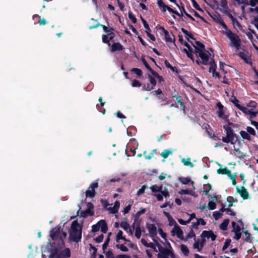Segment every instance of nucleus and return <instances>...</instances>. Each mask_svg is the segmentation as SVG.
<instances>
[{"label": "nucleus", "instance_id": "obj_37", "mask_svg": "<svg viewBox=\"0 0 258 258\" xmlns=\"http://www.w3.org/2000/svg\"><path fill=\"white\" fill-rule=\"evenodd\" d=\"M119 207V203L118 201H116L114 203V207L111 209V213L115 214L118 212V210Z\"/></svg>", "mask_w": 258, "mask_h": 258}, {"label": "nucleus", "instance_id": "obj_43", "mask_svg": "<svg viewBox=\"0 0 258 258\" xmlns=\"http://www.w3.org/2000/svg\"><path fill=\"white\" fill-rule=\"evenodd\" d=\"M115 247L117 249H119L121 251L123 252H127L128 251V248L123 244H116Z\"/></svg>", "mask_w": 258, "mask_h": 258}, {"label": "nucleus", "instance_id": "obj_22", "mask_svg": "<svg viewBox=\"0 0 258 258\" xmlns=\"http://www.w3.org/2000/svg\"><path fill=\"white\" fill-rule=\"evenodd\" d=\"M94 214V212L92 210H90L89 209H86L85 211H82L80 213L81 217L83 218H86L89 216H93Z\"/></svg>", "mask_w": 258, "mask_h": 258}, {"label": "nucleus", "instance_id": "obj_6", "mask_svg": "<svg viewBox=\"0 0 258 258\" xmlns=\"http://www.w3.org/2000/svg\"><path fill=\"white\" fill-rule=\"evenodd\" d=\"M98 187V182L97 181L93 182L89 186L88 189L85 192L86 197L92 198L96 195L95 189Z\"/></svg>", "mask_w": 258, "mask_h": 258}, {"label": "nucleus", "instance_id": "obj_57", "mask_svg": "<svg viewBox=\"0 0 258 258\" xmlns=\"http://www.w3.org/2000/svg\"><path fill=\"white\" fill-rule=\"evenodd\" d=\"M141 85L142 84L140 81L136 79L134 80L132 83V86L133 87H140Z\"/></svg>", "mask_w": 258, "mask_h": 258}, {"label": "nucleus", "instance_id": "obj_25", "mask_svg": "<svg viewBox=\"0 0 258 258\" xmlns=\"http://www.w3.org/2000/svg\"><path fill=\"white\" fill-rule=\"evenodd\" d=\"M242 232L244 234L245 236L244 241L246 242L251 243L253 239V237L251 236L250 234L248 232V231L243 230Z\"/></svg>", "mask_w": 258, "mask_h": 258}, {"label": "nucleus", "instance_id": "obj_38", "mask_svg": "<svg viewBox=\"0 0 258 258\" xmlns=\"http://www.w3.org/2000/svg\"><path fill=\"white\" fill-rule=\"evenodd\" d=\"M182 162L184 164V165L189 166L190 167H193L194 166L193 163L190 162V159L189 158H187L186 159L183 158L182 159Z\"/></svg>", "mask_w": 258, "mask_h": 258}, {"label": "nucleus", "instance_id": "obj_53", "mask_svg": "<svg viewBox=\"0 0 258 258\" xmlns=\"http://www.w3.org/2000/svg\"><path fill=\"white\" fill-rule=\"evenodd\" d=\"M157 149H154L151 152L147 155V156H146V159L147 160H150L152 157H153L156 154H157Z\"/></svg>", "mask_w": 258, "mask_h": 258}, {"label": "nucleus", "instance_id": "obj_47", "mask_svg": "<svg viewBox=\"0 0 258 258\" xmlns=\"http://www.w3.org/2000/svg\"><path fill=\"white\" fill-rule=\"evenodd\" d=\"M100 26L103 28L104 31L108 33H110L112 31H113L114 29L112 27H107L106 26L101 24Z\"/></svg>", "mask_w": 258, "mask_h": 258}, {"label": "nucleus", "instance_id": "obj_21", "mask_svg": "<svg viewBox=\"0 0 258 258\" xmlns=\"http://www.w3.org/2000/svg\"><path fill=\"white\" fill-rule=\"evenodd\" d=\"M196 234L194 232L193 229H192V228H190L189 232L187 234V235L185 237L183 236V239H182V240L186 241L188 240V239L191 238H194V239L196 238Z\"/></svg>", "mask_w": 258, "mask_h": 258}, {"label": "nucleus", "instance_id": "obj_12", "mask_svg": "<svg viewBox=\"0 0 258 258\" xmlns=\"http://www.w3.org/2000/svg\"><path fill=\"white\" fill-rule=\"evenodd\" d=\"M60 234V229L59 227H55L50 231V236L53 240L59 239Z\"/></svg>", "mask_w": 258, "mask_h": 258}, {"label": "nucleus", "instance_id": "obj_29", "mask_svg": "<svg viewBox=\"0 0 258 258\" xmlns=\"http://www.w3.org/2000/svg\"><path fill=\"white\" fill-rule=\"evenodd\" d=\"M172 98H176V101L179 104L180 107L182 108L183 110H185V105L184 103L181 100L180 96L178 95H175L172 96Z\"/></svg>", "mask_w": 258, "mask_h": 258}, {"label": "nucleus", "instance_id": "obj_23", "mask_svg": "<svg viewBox=\"0 0 258 258\" xmlns=\"http://www.w3.org/2000/svg\"><path fill=\"white\" fill-rule=\"evenodd\" d=\"M208 64L210 66L209 70V72L212 73L216 71L217 64L216 63V62L214 59L212 58L211 60L208 62Z\"/></svg>", "mask_w": 258, "mask_h": 258}, {"label": "nucleus", "instance_id": "obj_4", "mask_svg": "<svg viewBox=\"0 0 258 258\" xmlns=\"http://www.w3.org/2000/svg\"><path fill=\"white\" fill-rule=\"evenodd\" d=\"M71 251L69 248H65L59 253L58 252L56 248L51 250L50 258H69L71 256Z\"/></svg>", "mask_w": 258, "mask_h": 258}, {"label": "nucleus", "instance_id": "obj_16", "mask_svg": "<svg viewBox=\"0 0 258 258\" xmlns=\"http://www.w3.org/2000/svg\"><path fill=\"white\" fill-rule=\"evenodd\" d=\"M195 43L196 44V46H195L193 43L191 44L195 47L196 53H198L205 51V46L204 44H203L199 41H196Z\"/></svg>", "mask_w": 258, "mask_h": 258}, {"label": "nucleus", "instance_id": "obj_45", "mask_svg": "<svg viewBox=\"0 0 258 258\" xmlns=\"http://www.w3.org/2000/svg\"><path fill=\"white\" fill-rule=\"evenodd\" d=\"M246 131L249 135H251L253 136H256V132H255V130L252 127L247 126Z\"/></svg>", "mask_w": 258, "mask_h": 258}, {"label": "nucleus", "instance_id": "obj_46", "mask_svg": "<svg viewBox=\"0 0 258 258\" xmlns=\"http://www.w3.org/2000/svg\"><path fill=\"white\" fill-rule=\"evenodd\" d=\"M34 16L39 19L38 23L40 25H44L46 24V21L44 18H41V17L38 15H35Z\"/></svg>", "mask_w": 258, "mask_h": 258}, {"label": "nucleus", "instance_id": "obj_48", "mask_svg": "<svg viewBox=\"0 0 258 258\" xmlns=\"http://www.w3.org/2000/svg\"><path fill=\"white\" fill-rule=\"evenodd\" d=\"M141 19L142 20L143 26L144 28L146 29V31H151L147 21L142 17V16H141Z\"/></svg>", "mask_w": 258, "mask_h": 258}, {"label": "nucleus", "instance_id": "obj_49", "mask_svg": "<svg viewBox=\"0 0 258 258\" xmlns=\"http://www.w3.org/2000/svg\"><path fill=\"white\" fill-rule=\"evenodd\" d=\"M145 212H146L145 209H142L141 210L138 211L135 216V221H137V219H138L139 218L141 215L144 214Z\"/></svg>", "mask_w": 258, "mask_h": 258}, {"label": "nucleus", "instance_id": "obj_13", "mask_svg": "<svg viewBox=\"0 0 258 258\" xmlns=\"http://www.w3.org/2000/svg\"><path fill=\"white\" fill-rule=\"evenodd\" d=\"M236 191L240 194V196L243 198V200H247L249 198L248 192L247 189L243 186L241 187V189L237 186Z\"/></svg>", "mask_w": 258, "mask_h": 258}, {"label": "nucleus", "instance_id": "obj_36", "mask_svg": "<svg viewBox=\"0 0 258 258\" xmlns=\"http://www.w3.org/2000/svg\"><path fill=\"white\" fill-rule=\"evenodd\" d=\"M239 3L244 4L247 6L250 5L251 7H254L256 4L258 3V0H250L249 2H239Z\"/></svg>", "mask_w": 258, "mask_h": 258}, {"label": "nucleus", "instance_id": "obj_3", "mask_svg": "<svg viewBox=\"0 0 258 258\" xmlns=\"http://www.w3.org/2000/svg\"><path fill=\"white\" fill-rule=\"evenodd\" d=\"M225 35L231 40V43L229 45L234 46L236 49L239 50L240 48V39L238 36L229 29L225 32Z\"/></svg>", "mask_w": 258, "mask_h": 258}, {"label": "nucleus", "instance_id": "obj_19", "mask_svg": "<svg viewBox=\"0 0 258 258\" xmlns=\"http://www.w3.org/2000/svg\"><path fill=\"white\" fill-rule=\"evenodd\" d=\"M110 49L111 52L121 51L123 49V46L119 42L114 43L111 46Z\"/></svg>", "mask_w": 258, "mask_h": 258}, {"label": "nucleus", "instance_id": "obj_51", "mask_svg": "<svg viewBox=\"0 0 258 258\" xmlns=\"http://www.w3.org/2000/svg\"><path fill=\"white\" fill-rule=\"evenodd\" d=\"M121 228H122L125 231H128V229H129L130 225L126 221H122L120 223V224Z\"/></svg>", "mask_w": 258, "mask_h": 258}, {"label": "nucleus", "instance_id": "obj_20", "mask_svg": "<svg viewBox=\"0 0 258 258\" xmlns=\"http://www.w3.org/2000/svg\"><path fill=\"white\" fill-rule=\"evenodd\" d=\"M160 29L162 30V32L164 34L165 36V40L167 42H171L172 38L169 34L168 31L166 30L163 27L161 26L160 27Z\"/></svg>", "mask_w": 258, "mask_h": 258}, {"label": "nucleus", "instance_id": "obj_54", "mask_svg": "<svg viewBox=\"0 0 258 258\" xmlns=\"http://www.w3.org/2000/svg\"><path fill=\"white\" fill-rule=\"evenodd\" d=\"M192 6L194 8H195L196 10L203 12V10L201 9V8L200 7L199 4L197 3V2L195 0H191Z\"/></svg>", "mask_w": 258, "mask_h": 258}, {"label": "nucleus", "instance_id": "obj_27", "mask_svg": "<svg viewBox=\"0 0 258 258\" xmlns=\"http://www.w3.org/2000/svg\"><path fill=\"white\" fill-rule=\"evenodd\" d=\"M229 223V220L228 219H225L224 221L220 224L219 228L221 230L223 231L226 230L227 226Z\"/></svg>", "mask_w": 258, "mask_h": 258}, {"label": "nucleus", "instance_id": "obj_18", "mask_svg": "<svg viewBox=\"0 0 258 258\" xmlns=\"http://www.w3.org/2000/svg\"><path fill=\"white\" fill-rule=\"evenodd\" d=\"M98 225H99V229L103 233H106L108 230V226L106 221L104 220H101L98 222Z\"/></svg>", "mask_w": 258, "mask_h": 258}, {"label": "nucleus", "instance_id": "obj_52", "mask_svg": "<svg viewBox=\"0 0 258 258\" xmlns=\"http://www.w3.org/2000/svg\"><path fill=\"white\" fill-rule=\"evenodd\" d=\"M160 192L163 196V197H164L165 198H168L170 196L169 192L166 187H164V189H162Z\"/></svg>", "mask_w": 258, "mask_h": 258}, {"label": "nucleus", "instance_id": "obj_62", "mask_svg": "<svg viewBox=\"0 0 258 258\" xmlns=\"http://www.w3.org/2000/svg\"><path fill=\"white\" fill-rule=\"evenodd\" d=\"M209 209L211 210H213L216 209V203L212 201H210L208 204Z\"/></svg>", "mask_w": 258, "mask_h": 258}, {"label": "nucleus", "instance_id": "obj_60", "mask_svg": "<svg viewBox=\"0 0 258 258\" xmlns=\"http://www.w3.org/2000/svg\"><path fill=\"white\" fill-rule=\"evenodd\" d=\"M141 228L138 227H136V231H135V236L138 238L139 239L141 237Z\"/></svg>", "mask_w": 258, "mask_h": 258}, {"label": "nucleus", "instance_id": "obj_15", "mask_svg": "<svg viewBox=\"0 0 258 258\" xmlns=\"http://www.w3.org/2000/svg\"><path fill=\"white\" fill-rule=\"evenodd\" d=\"M194 243L192 245V248L196 249L198 251L200 252L203 249L204 245L203 244H202V242L200 241V238H197L196 237L194 239Z\"/></svg>", "mask_w": 258, "mask_h": 258}, {"label": "nucleus", "instance_id": "obj_50", "mask_svg": "<svg viewBox=\"0 0 258 258\" xmlns=\"http://www.w3.org/2000/svg\"><path fill=\"white\" fill-rule=\"evenodd\" d=\"M213 216L216 220H217L223 216V213L221 212L220 210L219 211H215L213 212Z\"/></svg>", "mask_w": 258, "mask_h": 258}, {"label": "nucleus", "instance_id": "obj_1", "mask_svg": "<svg viewBox=\"0 0 258 258\" xmlns=\"http://www.w3.org/2000/svg\"><path fill=\"white\" fill-rule=\"evenodd\" d=\"M223 128L225 130L226 136L222 138L221 140L222 142L227 144L230 143L231 145H234L238 141V136L234 132L233 129L229 126L224 125ZM212 138L215 141L221 140L215 134H212Z\"/></svg>", "mask_w": 258, "mask_h": 258}, {"label": "nucleus", "instance_id": "obj_59", "mask_svg": "<svg viewBox=\"0 0 258 258\" xmlns=\"http://www.w3.org/2000/svg\"><path fill=\"white\" fill-rule=\"evenodd\" d=\"M154 87H153L151 84H147V85H145L143 86V89L144 91H149L154 89Z\"/></svg>", "mask_w": 258, "mask_h": 258}, {"label": "nucleus", "instance_id": "obj_55", "mask_svg": "<svg viewBox=\"0 0 258 258\" xmlns=\"http://www.w3.org/2000/svg\"><path fill=\"white\" fill-rule=\"evenodd\" d=\"M122 234H123V232L121 230H119V231H118L117 234H116V241L117 242H119V240L120 239H121L122 238H123V237L124 236H122Z\"/></svg>", "mask_w": 258, "mask_h": 258}, {"label": "nucleus", "instance_id": "obj_63", "mask_svg": "<svg viewBox=\"0 0 258 258\" xmlns=\"http://www.w3.org/2000/svg\"><path fill=\"white\" fill-rule=\"evenodd\" d=\"M128 18L132 21L133 23H136L137 22V19L136 17L133 14L132 12H128Z\"/></svg>", "mask_w": 258, "mask_h": 258}, {"label": "nucleus", "instance_id": "obj_32", "mask_svg": "<svg viewBox=\"0 0 258 258\" xmlns=\"http://www.w3.org/2000/svg\"><path fill=\"white\" fill-rule=\"evenodd\" d=\"M181 251L182 253L186 256H188L189 253L188 248L184 244H181L180 245Z\"/></svg>", "mask_w": 258, "mask_h": 258}, {"label": "nucleus", "instance_id": "obj_11", "mask_svg": "<svg viewBox=\"0 0 258 258\" xmlns=\"http://www.w3.org/2000/svg\"><path fill=\"white\" fill-rule=\"evenodd\" d=\"M200 237H205L207 239L211 238V240L213 241L216 240L217 236L212 230H204L202 231Z\"/></svg>", "mask_w": 258, "mask_h": 258}, {"label": "nucleus", "instance_id": "obj_8", "mask_svg": "<svg viewBox=\"0 0 258 258\" xmlns=\"http://www.w3.org/2000/svg\"><path fill=\"white\" fill-rule=\"evenodd\" d=\"M171 233L172 236L176 235L180 240L183 239V231L177 223L175 224L174 228L171 230Z\"/></svg>", "mask_w": 258, "mask_h": 258}, {"label": "nucleus", "instance_id": "obj_14", "mask_svg": "<svg viewBox=\"0 0 258 258\" xmlns=\"http://www.w3.org/2000/svg\"><path fill=\"white\" fill-rule=\"evenodd\" d=\"M158 5L160 8H162V11L163 12H165L166 10H167L169 13H172V14H176L173 9L171 8L170 7H168V6L166 5L162 0H159L158 1Z\"/></svg>", "mask_w": 258, "mask_h": 258}, {"label": "nucleus", "instance_id": "obj_5", "mask_svg": "<svg viewBox=\"0 0 258 258\" xmlns=\"http://www.w3.org/2000/svg\"><path fill=\"white\" fill-rule=\"evenodd\" d=\"M231 232L234 233L233 238L236 240H239L242 234L241 226L237 224L235 221H232L231 222Z\"/></svg>", "mask_w": 258, "mask_h": 258}, {"label": "nucleus", "instance_id": "obj_26", "mask_svg": "<svg viewBox=\"0 0 258 258\" xmlns=\"http://www.w3.org/2000/svg\"><path fill=\"white\" fill-rule=\"evenodd\" d=\"M217 172L219 174H226L230 175V170H229L227 167H225L224 168H220L217 170Z\"/></svg>", "mask_w": 258, "mask_h": 258}, {"label": "nucleus", "instance_id": "obj_7", "mask_svg": "<svg viewBox=\"0 0 258 258\" xmlns=\"http://www.w3.org/2000/svg\"><path fill=\"white\" fill-rule=\"evenodd\" d=\"M158 258H176L175 255L174 253L173 250L166 248L161 253H158Z\"/></svg>", "mask_w": 258, "mask_h": 258}, {"label": "nucleus", "instance_id": "obj_44", "mask_svg": "<svg viewBox=\"0 0 258 258\" xmlns=\"http://www.w3.org/2000/svg\"><path fill=\"white\" fill-rule=\"evenodd\" d=\"M227 16H228V17L231 20V21H232V23L233 24H235L237 26H239V22L237 20L236 18H235V17H234L232 14H231L229 12H227Z\"/></svg>", "mask_w": 258, "mask_h": 258}, {"label": "nucleus", "instance_id": "obj_30", "mask_svg": "<svg viewBox=\"0 0 258 258\" xmlns=\"http://www.w3.org/2000/svg\"><path fill=\"white\" fill-rule=\"evenodd\" d=\"M204 190L203 192L207 196H210L209 194V191L212 190V185L210 183L204 184Z\"/></svg>", "mask_w": 258, "mask_h": 258}, {"label": "nucleus", "instance_id": "obj_64", "mask_svg": "<svg viewBox=\"0 0 258 258\" xmlns=\"http://www.w3.org/2000/svg\"><path fill=\"white\" fill-rule=\"evenodd\" d=\"M239 110L242 111L244 113L249 115L250 114L251 110L248 109L246 107L241 106L240 108L239 107Z\"/></svg>", "mask_w": 258, "mask_h": 258}, {"label": "nucleus", "instance_id": "obj_61", "mask_svg": "<svg viewBox=\"0 0 258 258\" xmlns=\"http://www.w3.org/2000/svg\"><path fill=\"white\" fill-rule=\"evenodd\" d=\"M231 241V240L230 239H226V240L224 242V245L222 247L223 250H226L228 247V246H229V245L230 244Z\"/></svg>", "mask_w": 258, "mask_h": 258}, {"label": "nucleus", "instance_id": "obj_40", "mask_svg": "<svg viewBox=\"0 0 258 258\" xmlns=\"http://www.w3.org/2000/svg\"><path fill=\"white\" fill-rule=\"evenodd\" d=\"M178 194L181 195H192L193 194V191L192 190H190V189H182L181 190H180L179 191H178Z\"/></svg>", "mask_w": 258, "mask_h": 258}, {"label": "nucleus", "instance_id": "obj_34", "mask_svg": "<svg viewBox=\"0 0 258 258\" xmlns=\"http://www.w3.org/2000/svg\"><path fill=\"white\" fill-rule=\"evenodd\" d=\"M227 201L228 203V207H231L233 206V203L237 202V200L236 199H234L232 197L229 196L227 198Z\"/></svg>", "mask_w": 258, "mask_h": 258}, {"label": "nucleus", "instance_id": "obj_24", "mask_svg": "<svg viewBox=\"0 0 258 258\" xmlns=\"http://www.w3.org/2000/svg\"><path fill=\"white\" fill-rule=\"evenodd\" d=\"M181 30L182 32L185 34L186 39L191 44H192V42L189 40V38L195 40V39L194 38L192 34L189 32L187 30L184 28H181Z\"/></svg>", "mask_w": 258, "mask_h": 258}, {"label": "nucleus", "instance_id": "obj_56", "mask_svg": "<svg viewBox=\"0 0 258 258\" xmlns=\"http://www.w3.org/2000/svg\"><path fill=\"white\" fill-rule=\"evenodd\" d=\"M148 78L151 85H152L153 87H155L157 84L155 78L151 75H149Z\"/></svg>", "mask_w": 258, "mask_h": 258}, {"label": "nucleus", "instance_id": "obj_10", "mask_svg": "<svg viewBox=\"0 0 258 258\" xmlns=\"http://www.w3.org/2000/svg\"><path fill=\"white\" fill-rule=\"evenodd\" d=\"M216 105L217 107L218 108V110L217 111L218 116L219 117L222 118L223 119L228 120V115L224 114L223 105L220 102H217Z\"/></svg>", "mask_w": 258, "mask_h": 258}, {"label": "nucleus", "instance_id": "obj_9", "mask_svg": "<svg viewBox=\"0 0 258 258\" xmlns=\"http://www.w3.org/2000/svg\"><path fill=\"white\" fill-rule=\"evenodd\" d=\"M199 56L201 58V63L204 65L208 64L209 60V55H211L208 51H205L198 53Z\"/></svg>", "mask_w": 258, "mask_h": 258}, {"label": "nucleus", "instance_id": "obj_35", "mask_svg": "<svg viewBox=\"0 0 258 258\" xmlns=\"http://www.w3.org/2000/svg\"><path fill=\"white\" fill-rule=\"evenodd\" d=\"M230 101L233 103V104L239 109V107H241L239 104V101L236 98V97L233 96L232 98L230 99Z\"/></svg>", "mask_w": 258, "mask_h": 258}, {"label": "nucleus", "instance_id": "obj_41", "mask_svg": "<svg viewBox=\"0 0 258 258\" xmlns=\"http://www.w3.org/2000/svg\"><path fill=\"white\" fill-rule=\"evenodd\" d=\"M110 39L109 38V34L108 33L107 34L105 35V34H104L102 35V42L104 43H106V44H108V45L109 46L110 45Z\"/></svg>", "mask_w": 258, "mask_h": 258}, {"label": "nucleus", "instance_id": "obj_28", "mask_svg": "<svg viewBox=\"0 0 258 258\" xmlns=\"http://www.w3.org/2000/svg\"><path fill=\"white\" fill-rule=\"evenodd\" d=\"M239 134L243 139L247 140L248 141L251 140L250 136L247 133V131H241Z\"/></svg>", "mask_w": 258, "mask_h": 258}, {"label": "nucleus", "instance_id": "obj_2", "mask_svg": "<svg viewBox=\"0 0 258 258\" xmlns=\"http://www.w3.org/2000/svg\"><path fill=\"white\" fill-rule=\"evenodd\" d=\"M82 226L78 221H73L72 223L69 232V239L71 241L79 242L82 238Z\"/></svg>", "mask_w": 258, "mask_h": 258}, {"label": "nucleus", "instance_id": "obj_58", "mask_svg": "<svg viewBox=\"0 0 258 258\" xmlns=\"http://www.w3.org/2000/svg\"><path fill=\"white\" fill-rule=\"evenodd\" d=\"M147 188L148 187L146 185H143L142 187L138 190L137 195L138 196H140L142 195L145 192V189H147Z\"/></svg>", "mask_w": 258, "mask_h": 258}, {"label": "nucleus", "instance_id": "obj_31", "mask_svg": "<svg viewBox=\"0 0 258 258\" xmlns=\"http://www.w3.org/2000/svg\"><path fill=\"white\" fill-rule=\"evenodd\" d=\"M179 181L183 184H188L189 182H191L194 184V182L191 180L189 177H179L178 179Z\"/></svg>", "mask_w": 258, "mask_h": 258}, {"label": "nucleus", "instance_id": "obj_17", "mask_svg": "<svg viewBox=\"0 0 258 258\" xmlns=\"http://www.w3.org/2000/svg\"><path fill=\"white\" fill-rule=\"evenodd\" d=\"M146 227L148 231L152 236H154L157 235V227L154 224H146Z\"/></svg>", "mask_w": 258, "mask_h": 258}, {"label": "nucleus", "instance_id": "obj_42", "mask_svg": "<svg viewBox=\"0 0 258 258\" xmlns=\"http://www.w3.org/2000/svg\"><path fill=\"white\" fill-rule=\"evenodd\" d=\"M172 154V152L168 150V149H166V150H164L161 154V156L164 158V159H166L167 158L169 155L170 154Z\"/></svg>", "mask_w": 258, "mask_h": 258}, {"label": "nucleus", "instance_id": "obj_33", "mask_svg": "<svg viewBox=\"0 0 258 258\" xmlns=\"http://www.w3.org/2000/svg\"><path fill=\"white\" fill-rule=\"evenodd\" d=\"M163 188L162 185H160L158 186L157 184L153 185L150 187V189H151V191L153 192H161L162 189Z\"/></svg>", "mask_w": 258, "mask_h": 258}, {"label": "nucleus", "instance_id": "obj_39", "mask_svg": "<svg viewBox=\"0 0 258 258\" xmlns=\"http://www.w3.org/2000/svg\"><path fill=\"white\" fill-rule=\"evenodd\" d=\"M131 71L132 72H133L134 73L136 74V75L138 77H141L143 75V72H142V70L140 69L133 68L131 69Z\"/></svg>", "mask_w": 258, "mask_h": 258}]
</instances>
